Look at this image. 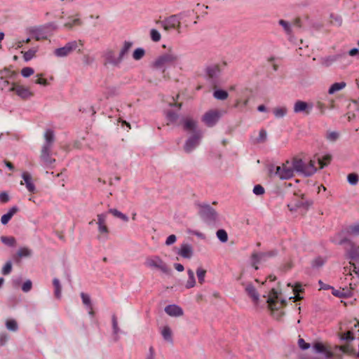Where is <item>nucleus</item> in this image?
Here are the masks:
<instances>
[{"instance_id": "obj_1", "label": "nucleus", "mask_w": 359, "mask_h": 359, "mask_svg": "<svg viewBox=\"0 0 359 359\" xmlns=\"http://www.w3.org/2000/svg\"><path fill=\"white\" fill-rule=\"evenodd\" d=\"M179 60V55L170 48L167 53L161 55L154 61L152 67L164 72L168 67L175 65Z\"/></svg>"}, {"instance_id": "obj_2", "label": "nucleus", "mask_w": 359, "mask_h": 359, "mask_svg": "<svg viewBox=\"0 0 359 359\" xmlns=\"http://www.w3.org/2000/svg\"><path fill=\"white\" fill-rule=\"evenodd\" d=\"M144 265L150 269L157 270L165 274H170L171 272L168 265L158 255L147 257Z\"/></svg>"}, {"instance_id": "obj_3", "label": "nucleus", "mask_w": 359, "mask_h": 359, "mask_svg": "<svg viewBox=\"0 0 359 359\" xmlns=\"http://www.w3.org/2000/svg\"><path fill=\"white\" fill-rule=\"evenodd\" d=\"M56 28L54 23H49L44 26L32 28L30 30V33L36 41L44 40L52 36L53 32Z\"/></svg>"}, {"instance_id": "obj_4", "label": "nucleus", "mask_w": 359, "mask_h": 359, "mask_svg": "<svg viewBox=\"0 0 359 359\" xmlns=\"http://www.w3.org/2000/svg\"><path fill=\"white\" fill-rule=\"evenodd\" d=\"M181 18L178 15H172L165 18L163 20H157L156 24L159 25L166 32H170L172 29H176L178 33H180L181 27Z\"/></svg>"}, {"instance_id": "obj_5", "label": "nucleus", "mask_w": 359, "mask_h": 359, "mask_svg": "<svg viewBox=\"0 0 359 359\" xmlns=\"http://www.w3.org/2000/svg\"><path fill=\"white\" fill-rule=\"evenodd\" d=\"M79 45L83 46L82 41H71L67 43L63 47L55 49L53 53L57 57H67L77 49Z\"/></svg>"}, {"instance_id": "obj_6", "label": "nucleus", "mask_w": 359, "mask_h": 359, "mask_svg": "<svg viewBox=\"0 0 359 359\" xmlns=\"http://www.w3.org/2000/svg\"><path fill=\"white\" fill-rule=\"evenodd\" d=\"M199 214L203 221L208 224H212L218 220L217 212L208 204L201 206Z\"/></svg>"}, {"instance_id": "obj_7", "label": "nucleus", "mask_w": 359, "mask_h": 359, "mask_svg": "<svg viewBox=\"0 0 359 359\" xmlns=\"http://www.w3.org/2000/svg\"><path fill=\"white\" fill-rule=\"evenodd\" d=\"M103 58V65L108 67L109 65L118 67L122 62L119 55L116 56V52L112 49L105 50L102 55Z\"/></svg>"}, {"instance_id": "obj_8", "label": "nucleus", "mask_w": 359, "mask_h": 359, "mask_svg": "<svg viewBox=\"0 0 359 359\" xmlns=\"http://www.w3.org/2000/svg\"><path fill=\"white\" fill-rule=\"evenodd\" d=\"M203 137L202 131H196L186 140L183 149L187 154L191 153L200 144Z\"/></svg>"}, {"instance_id": "obj_9", "label": "nucleus", "mask_w": 359, "mask_h": 359, "mask_svg": "<svg viewBox=\"0 0 359 359\" xmlns=\"http://www.w3.org/2000/svg\"><path fill=\"white\" fill-rule=\"evenodd\" d=\"M107 213H101L97 215V221L96 224H97L98 231L100 233V236H98L97 238L99 240H107L108 234L109 233V229L107 226Z\"/></svg>"}, {"instance_id": "obj_10", "label": "nucleus", "mask_w": 359, "mask_h": 359, "mask_svg": "<svg viewBox=\"0 0 359 359\" xmlns=\"http://www.w3.org/2000/svg\"><path fill=\"white\" fill-rule=\"evenodd\" d=\"M294 172L290 164V161H287L282 166H276L274 175L280 180H288L294 176Z\"/></svg>"}, {"instance_id": "obj_11", "label": "nucleus", "mask_w": 359, "mask_h": 359, "mask_svg": "<svg viewBox=\"0 0 359 359\" xmlns=\"http://www.w3.org/2000/svg\"><path fill=\"white\" fill-rule=\"evenodd\" d=\"M277 255V250H272L266 252H255L252 255V266L257 270L258 266L257 264L262 262H266L269 258L276 257Z\"/></svg>"}, {"instance_id": "obj_12", "label": "nucleus", "mask_w": 359, "mask_h": 359, "mask_svg": "<svg viewBox=\"0 0 359 359\" xmlns=\"http://www.w3.org/2000/svg\"><path fill=\"white\" fill-rule=\"evenodd\" d=\"M221 117V113L217 110L207 111L203 116V121L208 126H214Z\"/></svg>"}, {"instance_id": "obj_13", "label": "nucleus", "mask_w": 359, "mask_h": 359, "mask_svg": "<svg viewBox=\"0 0 359 359\" xmlns=\"http://www.w3.org/2000/svg\"><path fill=\"white\" fill-rule=\"evenodd\" d=\"M278 299V292L275 289H272L270 296L269 299H267V303L269 309L271 311H278L280 309L281 306H283L286 304V300L283 299L280 302V305L278 304V302H277Z\"/></svg>"}, {"instance_id": "obj_14", "label": "nucleus", "mask_w": 359, "mask_h": 359, "mask_svg": "<svg viewBox=\"0 0 359 359\" xmlns=\"http://www.w3.org/2000/svg\"><path fill=\"white\" fill-rule=\"evenodd\" d=\"M338 346H336L334 351L327 350V348L321 343H316L313 345V349L316 353H322L324 354L326 359H330L332 357L337 355L339 353V350L337 349Z\"/></svg>"}, {"instance_id": "obj_15", "label": "nucleus", "mask_w": 359, "mask_h": 359, "mask_svg": "<svg viewBox=\"0 0 359 359\" xmlns=\"http://www.w3.org/2000/svg\"><path fill=\"white\" fill-rule=\"evenodd\" d=\"M313 109V104L307 103L304 101L297 100L294 104V113H304V114H309Z\"/></svg>"}, {"instance_id": "obj_16", "label": "nucleus", "mask_w": 359, "mask_h": 359, "mask_svg": "<svg viewBox=\"0 0 359 359\" xmlns=\"http://www.w3.org/2000/svg\"><path fill=\"white\" fill-rule=\"evenodd\" d=\"M181 123L184 130L191 133L192 134H194L196 131H201L197 128V122L191 118L182 119Z\"/></svg>"}, {"instance_id": "obj_17", "label": "nucleus", "mask_w": 359, "mask_h": 359, "mask_svg": "<svg viewBox=\"0 0 359 359\" xmlns=\"http://www.w3.org/2000/svg\"><path fill=\"white\" fill-rule=\"evenodd\" d=\"M346 56V53L345 52L339 53L336 55H329L327 57H322L320 59V64L324 67H330L334 62H337L339 59L345 57Z\"/></svg>"}, {"instance_id": "obj_18", "label": "nucleus", "mask_w": 359, "mask_h": 359, "mask_svg": "<svg viewBox=\"0 0 359 359\" xmlns=\"http://www.w3.org/2000/svg\"><path fill=\"white\" fill-rule=\"evenodd\" d=\"M10 91L15 92L16 94L22 99H27L33 95L28 88L15 83H13V86L10 88Z\"/></svg>"}, {"instance_id": "obj_19", "label": "nucleus", "mask_w": 359, "mask_h": 359, "mask_svg": "<svg viewBox=\"0 0 359 359\" xmlns=\"http://www.w3.org/2000/svg\"><path fill=\"white\" fill-rule=\"evenodd\" d=\"M177 254L185 259H190L194 255V248L189 243H182Z\"/></svg>"}, {"instance_id": "obj_20", "label": "nucleus", "mask_w": 359, "mask_h": 359, "mask_svg": "<svg viewBox=\"0 0 359 359\" xmlns=\"http://www.w3.org/2000/svg\"><path fill=\"white\" fill-rule=\"evenodd\" d=\"M165 312L172 317H179L183 315V310L179 306L171 304L165 306Z\"/></svg>"}, {"instance_id": "obj_21", "label": "nucleus", "mask_w": 359, "mask_h": 359, "mask_svg": "<svg viewBox=\"0 0 359 359\" xmlns=\"http://www.w3.org/2000/svg\"><path fill=\"white\" fill-rule=\"evenodd\" d=\"M205 72L209 79L215 80L219 76L221 69L218 65H214L208 67L205 69Z\"/></svg>"}, {"instance_id": "obj_22", "label": "nucleus", "mask_w": 359, "mask_h": 359, "mask_svg": "<svg viewBox=\"0 0 359 359\" xmlns=\"http://www.w3.org/2000/svg\"><path fill=\"white\" fill-rule=\"evenodd\" d=\"M347 258L359 262V245L351 243V248L346 250Z\"/></svg>"}, {"instance_id": "obj_23", "label": "nucleus", "mask_w": 359, "mask_h": 359, "mask_svg": "<svg viewBox=\"0 0 359 359\" xmlns=\"http://www.w3.org/2000/svg\"><path fill=\"white\" fill-rule=\"evenodd\" d=\"M293 171L301 172L304 175L305 163L301 158H294L290 162Z\"/></svg>"}, {"instance_id": "obj_24", "label": "nucleus", "mask_w": 359, "mask_h": 359, "mask_svg": "<svg viewBox=\"0 0 359 359\" xmlns=\"http://www.w3.org/2000/svg\"><path fill=\"white\" fill-rule=\"evenodd\" d=\"M245 292L252 299L253 302H257L259 299V294L256 288L251 283H249L245 287Z\"/></svg>"}, {"instance_id": "obj_25", "label": "nucleus", "mask_w": 359, "mask_h": 359, "mask_svg": "<svg viewBox=\"0 0 359 359\" xmlns=\"http://www.w3.org/2000/svg\"><path fill=\"white\" fill-rule=\"evenodd\" d=\"M22 177L25 181V184L27 190L30 192H34L36 191V187L34 183L32 182V176L29 173L25 172L22 175Z\"/></svg>"}, {"instance_id": "obj_26", "label": "nucleus", "mask_w": 359, "mask_h": 359, "mask_svg": "<svg viewBox=\"0 0 359 359\" xmlns=\"http://www.w3.org/2000/svg\"><path fill=\"white\" fill-rule=\"evenodd\" d=\"M18 211V208L16 206H13L11 208L9 211L6 213L2 215L1 218V222L2 224L6 225L8 223V222L11 220L12 217Z\"/></svg>"}, {"instance_id": "obj_27", "label": "nucleus", "mask_w": 359, "mask_h": 359, "mask_svg": "<svg viewBox=\"0 0 359 359\" xmlns=\"http://www.w3.org/2000/svg\"><path fill=\"white\" fill-rule=\"evenodd\" d=\"M53 285L54 287V295L57 299H60L62 296V285L59 279L57 278H53Z\"/></svg>"}, {"instance_id": "obj_28", "label": "nucleus", "mask_w": 359, "mask_h": 359, "mask_svg": "<svg viewBox=\"0 0 359 359\" xmlns=\"http://www.w3.org/2000/svg\"><path fill=\"white\" fill-rule=\"evenodd\" d=\"M317 171V168L315 166V161L311 160L309 163L305 164L304 176L309 177L313 175Z\"/></svg>"}, {"instance_id": "obj_29", "label": "nucleus", "mask_w": 359, "mask_h": 359, "mask_svg": "<svg viewBox=\"0 0 359 359\" xmlns=\"http://www.w3.org/2000/svg\"><path fill=\"white\" fill-rule=\"evenodd\" d=\"M161 334L164 340L172 343V332L168 326H164L161 330Z\"/></svg>"}, {"instance_id": "obj_30", "label": "nucleus", "mask_w": 359, "mask_h": 359, "mask_svg": "<svg viewBox=\"0 0 359 359\" xmlns=\"http://www.w3.org/2000/svg\"><path fill=\"white\" fill-rule=\"evenodd\" d=\"M44 138H45V144H50L53 145L54 141H55V134L53 130L48 129L46 130L44 133Z\"/></svg>"}, {"instance_id": "obj_31", "label": "nucleus", "mask_w": 359, "mask_h": 359, "mask_svg": "<svg viewBox=\"0 0 359 359\" xmlns=\"http://www.w3.org/2000/svg\"><path fill=\"white\" fill-rule=\"evenodd\" d=\"M108 212L114 215L115 217H117L126 222H128V217L116 208L109 209Z\"/></svg>"}, {"instance_id": "obj_32", "label": "nucleus", "mask_w": 359, "mask_h": 359, "mask_svg": "<svg viewBox=\"0 0 359 359\" xmlns=\"http://www.w3.org/2000/svg\"><path fill=\"white\" fill-rule=\"evenodd\" d=\"M187 274H188L189 278L187 281L185 286L187 289H189V288H192L195 286L196 280H195L194 273L191 269L187 270Z\"/></svg>"}, {"instance_id": "obj_33", "label": "nucleus", "mask_w": 359, "mask_h": 359, "mask_svg": "<svg viewBox=\"0 0 359 359\" xmlns=\"http://www.w3.org/2000/svg\"><path fill=\"white\" fill-rule=\"evenodd\" d=\"M332 290V294L337 297H346L351 296V292L350 290L348 289H342V290H334L333 287Z\"/></svg>"}, {"instance_id": "obj_34", "label": "nucleus", "mask_w": 359, "mask_h": 359, "mask_svg": "<svg viewBox=\"0 0 359 359\" xmlns=\"http://www.w3.org/2000/svg\"><path fill=\"white\" fill-rule=\"evenodd\" d=\"M267 133L265 129H261L259 133V137L252 140L253 144L264 143L266 141Z\"/></svg>"}, {"instance_id": "obj_35", "label": "nucleus", "mask_w": 359, "mask_h": 359, "mask_svg": "<svg viewBox=\"0 0 359 359\" xmlns=\"http://www.w3.org/2000/svg\"><path fill=\"white\" fill-rule=\"evenodd\" d=\"M133 43L130 41H125L123 46L118 54L119 57L123 60L125 55L128 54L129 50L131 48Z\"/></svg>"}, {"instance_id": "obj_36", "label": "nucleus", "mask_w": 359, "mask_h": 359, "mask_svg": "<svg viewBox=\"0 0 359 359\" xmlns=\"http://www.w3.org/2000/svg\"><path fill=\"white\" fill-rule=\"evenodd\" d=\"M345 82L334 83L329 88L328 93L330 94H333L337 91L342 90L344 88H345Z\"/></svg>"}, {"instance_id": "obj_37", "label": "nucleus", "mask_w": 359, "mask_h": 359, "mask_svg": "<svg viewBox=\"0 0 359 359\" xmlns=\"http://www.w3.org/2000/svg\"><path fill=\"white\" fill-rule=\"evenodd\" d=\"M51 154H41L40 158L46 165H50L55 161V158H51Z\"/></svg>"}, {"instance_id": "obj_38", "label": "nucleus", "mask_w": 359, "mask_h": 359, "mask_svg": "<svg viewBox=\"0 0 359 359\" xmlns=\"http://www.w3.org/2000/svg\"><path fill=\"white\" fill-rule=\"evenodd\" d=\"M276 118H283L287 112V109L285 107H276L273 111Z\"/></svg>"}, {"instance_id": "obj_39", "label": "nucleus", "mask_w": 359, "mask_h": 359, "mask_svg": "<svg viewBox=\"0 0 359 359\" xmlns=\"http://www.w3.org/2000/svg\"><path fill=\"white\" fill-rule=\"evenodd\" d=\"M1 241L4 244H5L8 246H10V247L14 246L16 243V240L13 236H2L1 237Z\"/></svg>"}, {"instance_id": "obj_40", "label": "nucleus", "mask_w": 359, "mask_h": 359, "mask_svg": "<svg viewBox=\"0 0 359 359\" xmlns=\"http://www.w3.org/2000/svg\"><path fill=\"white\" fill-rule=\"evenodd\" d=\"M32 250L27 248H21L17 252V256L20 258L29 257L32 255Z\"/></svg>"}, {"instance_id": "obj_41", "label": "nucleus", "mask_w": 359, "mask_h": 359, "mask_svg": "<svg viewBox=\"0 0 359 359\" xmlns=\"http://www.w3.org/2000/svg\"><path fill=\"white\" fill-rule=\"evenodd\" d=\"M214 97L219 100H224L228 97V93L224 90H217L213 93Z\"/></svg>"}, {"instance_id": "obj_42", "label": "nucleus", "mask_w": 359, "mask_h": 359, "mask_svg": "<svg viewBox=\"0 0 359 359\" xmlns=\"http://www.w3.org/2000/svg\"><path fill=\"white\" fill-rule=\"evenodd\" d=\"M83 22L80 18H75L65 23L64 27L67 29H72L74 26H81Z\"/></svg>"}, {"instance_id": "obj_43", "label": "nucleus", "mask_w": 359, "mask_h": 359, "mask_svg": "<svg viewBox=\"0 0 359 359\" xmlns=\"http://www.w3.org/2000/svg\"><path fill=\"white\" fill-rule=\"evenodd\" d=\"M144 50L142 48H138L134 50L133 53V57L135 60H140L144 57Z\"/></svg>"}, {"instance_id": "obj_44", "label": "nucleus", "mask_w": 359, "mask_h": 359, "mask_svg": "<svg viewBox=\"0 0 359 359\" xmlns=\"http://www.w3.org/2000/svg\"><path fill=\"white\" fill-rule=\"evenodd\" d=\"M216 235L217 238L222 243H226L228 241V234L224 229H219Z\"/></svg>"}, {"instance_id": "obj_45", "label": "nucleus", "mask_w": 359, "mask_h": 359, "mask_svg": "<svg viewBox=\"0 0 359 359\" xmlns=\"http://www.w3.org/2000/svg\"><path fill=\"white\" fill-rule=\"evenodd\" d=\"M206 274V270L199 267L196 270V275L198 277V283L203 284L205 282V276Z\"/></svg>"}, {"instance_id": "obj_46", "label": "nucleus", "mask_w": 359, "mask_h": 359, "mask_svg": "<svg viewBox=\"0 0 359 359\" xmlns=\"http://www.w3.org/2000/svg\"><path fill=\"white\" fill-rule=\"evenodd\" d=\"M81 297L82 299L83 304L86 306V308H90V306H93L92 302H91V299H90L89 294H88L85 292H81Z\"/></svg>"}, {"instance_id": "obj_47", "label": "nucleus", "mask_w": 359, "mask_h": 359, "mask_svg": "<svg viewBox=\"0 0 359 359\" xmlns=\"http://www.w3.org/2000/svg\"><path fill=\"white\" fill-rule=\"evenodd\" d=\"M6 328L13 332H15L18 329V323L15 320H8L6 323Z\"/></svg>"}, {"instance_id": "obj_48", "label": "nucleus", "mask_w": 359, "mask_h": 359, "mask_svg": "<svg viewBox=\"0 0 359 359\" xmlns=\"http://www.w3.org/2000/svg\"><path fill=\"white\" fill-rule=\"evenodd\" d=\"M347 180L351 185H356L359 180V176L356 173H351L347 176Z\"/></svg>"}, {"instance_id": "obj_49", "label": "nucleus", "mask_w": 359, "mask_h": 359, "mask_svg": "<svg viewBox=\"0 0 359 359\" xmlns=\"http://www.w3.org/2000/svg\"><path fill=\"white\" fill-rule=\"evenodd\" d=\"M12 271L11 261H7L1 269V273L4 276L8 275Z\"/></svg>"}, {"instance_id": "obj_50", "label": "nucleus", "mask_w": 359, "mask_h": 359, "mask_svg": "<svg viewBox=\"0 0 359 359\" xmlns=\"http://www.w3.org/2000/svg\"><path fill=\"white\" fill-rule=\"evenodd\" d=\"M150 37L154 42H158L161 40V36L159 32L156 29H151L150 31Z\"/></svg>"}, {"instance_id": "obj_51", "label": "nucleus", "mask_w": 359, "mask_h": 359, "mask_svg": "<svg viewBox=\"0 0 359 359\" xmlns=\"http://www.w3.org/2000/svg\"><path fill=\"white\" fill-rule=\"evenodd\" d=\"M332 159V156L330 155H325L323 159L318 158V163L320 164V168H323L328 163H330Z\"/></svg>"}, {"instance_id": "obj_52", "label": "nucleus", "mask_w": 359, "mask_h": 359, "mask_svg": "<svg viewBox=\"0 0 359 359\" xmlns=\"http://www.w3.org/2000/svg\"><path fill=\"white\" fill-rule=\"evenodd\" d=\"M278 24L283 27V28L284 29L285 32L287 34H290L292 32V29H291V26L290 25V23L284 20H280L278 21Z\"/></svg>"}, {"instance_id": "obj_53", "label": "nucleus", "mask_w": 359, "mask_h": 359, "mask_svg": "<svg viewBox=\"0 0 359 359\" xmlns=\"http://www.w3.org/2000/svg\"><path fill=\"white\" fill-rule=\"evenodd\" d=\"M296 205V208H308L310 205H311V203H309V201H304V195L302 194V198L300 200H298L295 203Z\"/></svg>"}, {"instance_id": "obj_54", "label": "nucleus", "mask_w": 359, "mask_h": 359, "mask_svg": "<svg viewBox=\"0 0 359 359\" xmlns=\"http://www.w3.org/2000/svg\"><path fill=\"white\" fill-rule=\"evenodd\" d=\"M36 50L34 49H29V50L23 53V57L25 61H29L32 59L36 53Z\"/></svg>"}, {"instance_id": "obj_55", "label": "nucleus", "mask_w": 359, "mask_h": 359, "mask_svg": "<svg viewBox=\"0 0 359 359\" xmlns=\"http://www.w3.org/2000/svg\"><path fill=\"white\" fill-rule=\"evenodd\" d=\"M34 73V70L33 68L32 67H24L22 70H21V74L22 76L25 77V78H27L29 76H30L31 75H32Z\"/></svg>"}, {"instance_id": "obj_56", "label": "nucleus", "mask_w": 359, "mask_h": 359, "mask_svg": "<svg viewBox=\"0 0 359 359\" xmlns=\"http://www.w3.org/2000/svg\"><path fill=\"white\" fill-rule=\"evenodd\" d=\"M341 339L346 341L347 344H351L350 342L354 339V337L351 331H348L341 336Z\"/></svg>"}, {"instance_id": "obj_57", "label": "nucleus", "mask_w": 359, "mask_h": 359, "mask_svg": "<svg viewBox=\"0 0 359 359\" xmlns=\"http://www.w3.org/2000/svg\"><path fill=\"white\" fill-rule=\"evenodd\" d=\"M252 191L257 196H262L265 193L264 188L261 184L255 185Z\"/></svg>"}, {"instance_id": "obj_58", "label": "nucleus", "mask_w": 359, "mask_h": 359, "mask_svg": "<svg viewBox=\"0 0 359 359\" xmlns=\"http://www.w3.org/2000/svg\"><path fill=\"white\" fill-rule=\"evenodd\" d=\"M111 321H112L113 332L114 334H117L119 332L120 330L118 328L117 318L115 315L112 316Z\"/></svg>"}, {"instance_id": "obj_59", "label": "nucleus", "mask_w": 359, "mask_h": 359, "mask_svg": "<svg viewBox=\"0 0 359 359\" xmlns=\"http://www.w3.org/2000/svg\"><path fill=\"white\" fill-rule=\"evenodd\" d=\"M348 232L353 235L359 236V224L350 226L348 229Z\"/></svg>"}, {"instance_id": "obj_60", "label": "nucleus", "mask_w": 359, "mask_h": 359, "mask_svg": "<svg viewBox=\"0 0 359 359\" xmlns=\"http://www.w3.org/2000/svg\"><path fill=\"white\" fill-rule=\"evenodd\" d=\"M32 287V283L30 280H26L22 286V290L25 292H28L31 290Z\"/></svg>"}, {"instance_id": "obj_61", "label": "nucleus", "mask_w": 359, "mask_h": 359, "mask_svg": "<svg viewBox=\"0 0 359 359\" xmlns=\"http://www.w3.org/2000/svg\"><path fill=\"white\" fill-rule=\"evenodd\" d=\"M287 286L293 287V292L294 294L304 292V289L302 288V285L299 283H297L294 286L291 283H288Z\"/></svg>"}, {"instance_id": "obj_62", "label": "nucleus", "mask_w": 359, "mask_h": 359, "mask_svg": "<svg viewBox=\"0 0 359 359\" xmlns=\"http://www.w3.org/2000/svg\"><path fill=\"white\" fill-rule=\"evenodd\" d=\"M324 264V260L321 257H318L312 262L313 267H320Z\"/></svg>"}, {"instance_id": "obj_63", "label": "nucleus", "mask_w": 359, "mask_h": 359, "mask_svg": "<svg viewBox=\"0 0 359 359\" xmlns=\"http://www.w3.org/2000/svg\"><path fill=\"white\" fill-rule=\"evenodd\" d=\"M298 345L302 350H306L310 347V344L306 343L303 339L300 338L298 340Z\"/></svg>"}, {"instance_id": "obj_64", "label": "nucleus", "mask_w": 359, "mask_h": 359, "mask_svg": "<svg viewBox=\"0 0 359 359\" xmlns=\"http://www.w3.org/2000/svg\"><path fill=\"white\" fill-rule=\"evenodd\" d=\"M94 58L89 55H84L83 57V62L86 65H90L94 62Z\"/></svg>"}]
</instances>
